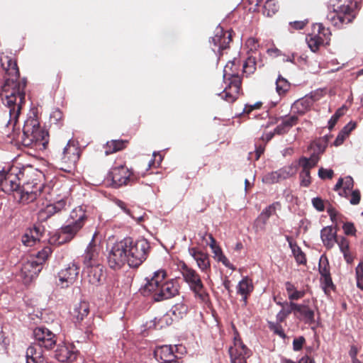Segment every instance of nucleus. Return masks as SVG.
<instances>
[{"label":"nucleus","instance_id":"obj_39","mask_svg":"<svg viewBox=\"0 0 363 363\" xmlns=\"http://www.w3.org/2000/svg\"><path fill=\"white\" fill-rule=\"evenodd\" d=\"M279 6L275 0H267L263 6L262 13L264 16L271 17L279 10Z\"/></svg>","mask_w":363,"mask_h":363},{"label":"nucleus","instance_id":"obj_18","mask_svg":"<svg viewBox=\"0 0 363 363\" xmlns=\"http://www.w3.org/2000/svg\"><path fill=\"white\" fill-rule=\"evenodd\" d=\"M88 281L94 286L101 284L104 279V267L102 264L83 268Z\"/></svg>","mask_w":363,"mask_h":363},{"label":"nucleus","instance_id":"obj_10","mask_svg":"<svg viewBox=\"0 0 363 363\" xmlns=\"http://www.w3.org/2000/svg\"><path fill=\"white\" fill-rule=\"evenodd\" d=\"M79 273V266L74 262L69 263L58 273L57 284L62 289L69 287L77 281Z\"/></svg>","mask_w":363,"mask_h":363},{"label":"nucleus","instance_id":"obj_59","mask_svg":"<svg viewBox=\"0 0 363 363\" xmlns=\"http://www.w3.org/2000/svg\"><path fill=\"white\" fill-rule=\"evenodd\" d=\"M305 342V339L303 337H299L296 338L293 341V349L294 351H299Z\"/></svg>","mask_w":363,"mask_h":363},{"label":"nucleus","instance_id":"obj_23","mask_svg":"<svg viewBox=\"0 0 363 363\" xmlns=\"http://www.w3.org/2000/svg\"><path fill=\"white\" fill-rule=\"evenodd\" d=\"M77 350L72 345H60L55 352L56 358L60 362H72L77 358Z\"/></svg>","mask_w":363,"mask_h":363},{"label":"nucleus","instance_id":"obj_25","mask_svg":"<svg viewBox=\"0 0 363 363\" xmlns=\"http://www.w3.org/2000/svg\"><path fill=\"white\" fill-rule=\"evenodd\" d=\"M354 186V181L351 177H346L345 179H340L334 187L335 191H339V195L344 197H349V194Z\"/></svg>","mask_w":363,"mask_h":363},{"label":"nucleus","instance_id":"obj_24","mask_svg":"<svg viewBox=\"0 0 363 363\" xmlns=\"http://www.w3.org/2000/svg\"><path fill=\"white\" fill-rule=\"evenodd\" d=\"M314 102L311 96H306L303 98L296 100L291 106V111L296 115H304L311 110Z\"/></svg>","mask_w":363,"mask_h":363},{"label":"nucleus","instance_id":"obj_51","mask_svg":"<svg viewBox=\"0 0 363 363\" xmlns=\"http://www.w3.org/2000/svg\"><path fill=\"white\" fill-rule=\"evenodd\" d=\"M344 114V107L340 108L337 110V111L335 113V114L331 117L328 122L329 128H333V126L337 123V120L340 116H342Z\"/></svg>","mask_w":363,"mask_h":363},{"label":"nucleus","instance_id":"obj_9","mask_svg":"<svg viewBox=\"0 0 363 363\" xmlns=\"http://www.w3.org/2000/svg\"><path fill=\"white\" fill-rule=\"evenodd\" d=\"M229 353L231 363H247L246 359L250 355V351L243 344L236 331L233 338V345L229 348Z\"/></svg>","mask_w":363,"mask_h":363},{"label":"nucleus","instance_id":"obj_57","mask_svg":"<svg viewBox=\"0 0 363 363\" xmlns=\"http://www.w3.org/2000/svg\"><path fill=\"white\" fill-rule=\"evenodd\" d=\"M320 281L323 284L324 290L330 289L333 286L330 274L322 276L320 277Z\"/></svg>","mask_w":363,"mask_h":363},{"label":"nucleus","instance_id":"obj_3","mask_svg":"<svg viewBox=\"0 0 363 363\" xmlns=\"http://www.w3.org/2000/svg\"><path fill=\"white\" fill-rule=\"evenodd\" d=\"M21 142L24 146L38 150H44L46 147L48 143V133L40 127L34 114L29 116L24 123Z\"/></svg>","mask_w":363,"mask_h":363},{"label":"nucleus","instance_id":"obj_6","mask_svg":"<svg viewBox=\"0 0 363 363\" xmlns=\"http://www.w3.org/2000/svg\"><path fill=\"white\" fill-rule=\"evenodd\" d=\"M180 270L184 281L194 292L195 297L206 302L208 299V294L205 291L200 275L185 263L182 264Z\"/></svg>","mask_w":363,"mask_h":363},{"label":"nucleus","instance_id":"obj_61","mask_svg":"<svg viewBox=\"0 0 363 363\" xmlns=\"http://www.w3.org/2000/svg\"><path fill=\"white\" fill-rule=\"evenodd\" d=\"M289 129L286 127V125L281 121L280 124H279L275 128H274V133H277V135H283L289 132Z\"/></svg>","mask_w":363,"mask_h":363},{"label":"nucleus","instance_id":"obj_12","mask_svg":"<svg viewBox=\"0 0 363 363\" xmlns=\"http://www.w3.org/2000/svg\"><path fill=\"white\" fill-rule=\"evenodd\" d=\"M18 180L19 177L14 172L13 168L9 172H0V189L6 193L13 192L15 194L19 187Z\"/></svg>","mask_w":363,"mask_h":363},{"label":"nucleus","instance_id":"obj_16","mask_svg":"<svg viewBox=\"0 0 363 363\" xmlns=\"http://www.w3.org/2000/svg\"><path fill=\"white\" fill-rule=\"evenodd\" d=\"M102 264L100 248L94 242V238L89 244L83 256L84 267Z\"/></svg>","mask_w":363,"mask_h":363},{"label":"nucleus","instance_id":"obj_35","mask_svg":"<svg viewBox=\"0 0 363 363\" xmlns=\"http://www.w3.org/2000/svg\"><path fill=\"white\" fill-rule=\"evenodd\" d=\"M313 34L315 37L321 38L324 45L328 44L331 33L328 28L324 27L322 24H315L314 26Z\"/></svg>","mask_w":363,"mask_h":363},{"label":"nucleus","instance_id":"obj_62","mask_svg":"<svg viewBox=\"0 0 363 363\" xmlns=\"http://www.w3.org/2000/svg\"><path fill=\"white\" fill-rule=\"evenodd\" d=\"M52 205H53L56 212L58 213L65 208L66 205H67V201L65 199H61V200L52 203Z\"/></svg>","mask_w":363,"mask_h":363},{"label":"nucleus","instance_id":"obj_60","mask_svg":"<svg viewBox=\"0 0 363 363\" xmlns=\"http://www.w3.org/2000/svg\"><path fill=\"white\" fill-rule=\"evenodd\" d=\"M342 228L346 235H354L356 231L352 223H345L343 225Z\"/></svg>","mask_w":363,"mask_h":363},{"label":"nucleus","instance_id":"obj_55","mask_svg":"<svg viewBox=\"0 0 363 363\" xmlns=\"http://www.w3.org/2000/svg\"><path fill=\"white\" fill-rule=\"evenodd\" d=\"M264 182L267 183H276L281 181L277 171L272 172L264 177Z\"/></svg>","mask_w":363,"mask_h":363},{"label":"nucleus","instance_id":"obj_46","mask_svg":"<svg viewBox=\"0 0 363 363\" xmlns=\"http://www.w3.org/2000/svg\"><path fill=\"white\" fill-rule=\"evenodd\" d=\"M341 250L343 253L345 258L347 262H349L350 257L348 255V250H349V242L348 241L343 237L340 238H337L336 242Z\"/></svg>","mask_w":363,"mask_h":363},{"label":"nucleus","instance_id":"obj_33","mask_svg":"<svg viewBox=\"0 0 363 363\" xmlns=\"http://www.w3.org/2000/svg\"><path fill=\"white\" fill-rule=\"evenodd\" d=\"M86 219V215L84 209L82 206L74 208L69 214V221L84 225Z\"/></svg>","mask_w":363,"mask_h":363},{"label":"nucleus","instance_id":"obj_4","mask_svg":"<svg viewBox=\"0 0 363 363\" xmlns=\"http://www.w3.org/2000/svg\"><path fill=\"white\" fill-rule=\"evenodd\" d=\"M223 79L228 82V85L225 88L222 98L228 102H233L238 96L241 84L238 61L234 60L226 64L223 69Z\"/></svg>","mask_w":363,"mask_h":363},{"label":"nucleus","instance_id":"obj_50","mask_svg":"<svg viewBox=\"0 0 363 363\" xmlns=\"http://www.w3.org/2000/svg\"><path fill=\"white\" fill-rule=\"evenodd\" d=\"M301 185L303 186H308L311 184L310 172L306 170H301L300 172Z\"/></svg>","mask_w":363,"mask_h":363},{"label":"nucleus","instance_id":"obj_28","mask_svg":"<svg viewBox=\"0 0 363 363\" xmlns=\"http://www.w3.org/2000/svg\"><path fill=\"white\" fill-rule=\"evenodd\" d=\"M89 313V304L86 301H81L75 304L72 315L77 322L82 321Z\"/></svg>","mask_w":363,"mask_h":363},{"label":"nucleus","instance_id":"obj_64","mask_svg":"<svg viewBox=\"0 0 363 363\" xmlns=\"http://www.w3.org/2000/svg\"><path fill=\"white\" fill-rule=\"evenodd\" d=\"M356 278L359 280H363V264L359 263L356 267Z\"/></svg>","mask_w":363,"mask_h":363},{"label":"nucleus","instance_id":"obj_21","mask_svg":"<svg viewBox=\"0 0 363 363\" xmlns=\"http://www.w3.org/2000/svg\"><path fill=\"white\" fill-rule=\"evenodd\" d=\"M83 225L71 223L61 228L58 233V244H63L70 241L82 229Z\"/></svg>","mask_w":363,"mask_h":363},{"label":"nucleus","instance_id":"obj_44","mask_svg":"<svg viewBox=\"0 0 363 363\" xmlns=\"http://www.w3.org/2000/svg\"><path fill=\"white\" fill-rule=\"evenodd\" d=\"M172 313L177 318H182L188 311L187 305L183 301L177 303L172 308Z\"/></svg>","mask_w":363,"mask_h":363},{"label":"nucleus","instance_id":"obj_19","mask_svg":"<svg viewBox=\"0 0 363 363\" xmlns=\"http://www.w3.org/2000/svg\"><path fill=\"white\" fill-rule=\"evenodd\" d=\"M130 177L129 169L123 165L113 167L109 173V177L113 183L118 186L128 184Z\"/></svg>","mask_w":363,"mask_h":363},{"label":"nucleus","instance_id":"obj_37","mask_svg":"<svg viewBox=\"0 0 363 363\" xmlns=\"http://www.w3.org/2000/svg\"><path fill=\"white\" fill-rule=\"evenodd\" d=\"M280 208V203L279 202L273 203L272 204L266 207L260 213L258 220H262L264 224L266 223L269 218L274 214L277 209Z\"/></svg>","mask_w":363,"mask_h":363},{"label":"nucleus","instance_id":"obj_63","mask_svg":"<svg viewBox=\"0 0 363 363\" xmlns=\"http://www.w3.org/2000/svg\"><path fill=\"white\" fill-rule=\"evenodd\" d=\"M261 105L262 103L260 102L255 103L253 105H246L244 108L243 112L244 113L249 114L252 110L259 108Z\"/></svg>","mask_w":363,"mask_h":363},{"label":"nucleus","instance_id":"obj_42","mask_svg":"<svg viewBox=\"0 0 363 363\" xmlns=\"http://www.w3.org/2000/svg\"><path fill=\"white\" fill-rule=\"evenodd\" d=\"M125 147V141L111 140L106 143L105 154L110 155Z\"/></svg>","mask_w":363,"mask_h":363},{"label":"nucleus","instance_id":"obj_49","mask_svg":"<svg viewBox=\"0 0 363 363\" xmlns=\"http://www.w3.org/2000/svg\"><path fill=\"white\" fill-rule=\"evenodd\" d=\"M277 172L281 180L286 179L294 174L293 169L290 167L280 169L277 170Z\"/></svg>","mask_w":363,"mask_h":363},{"label":"nucleus","instance_id":"obj_20","mask_svg":"<svg viewBox=\"0 0 363 363\" xmlns=\"http://www.w3.org/2000/svg\"><path fill=\"white\" fill-rule=\"evenodd\" d=\"M182 346L163 345L155 351V357L161 362H174L177 357L175 354Z\"/></svg>","mask_w":363,"mask_h":363},{"label":"nucleus","instance_id":"obj_11","mask_svg":"<svg viewBox=\"0 0 363 363\" xmlns=\"http://www.w3.org/2000/svg\"><path fill=\"white\" fill-rule=\"evenodd\" d=\"M79 157V150L78 146L74 141L69 140L62 153L61 160L64 166L62 167L61 169L69 172V170L67 169V167L71 168L74 167L78 161Z\"/></svg>","mask_w":363,"mask_h":363},{"label":"nucleus","instance_id":"obj_7","mask_svg":"<svg viewBox=\"0 0 363 363\" xmlns=\"http://www.w3.org/2000/svg\"><path fill=\"white\" fill-rule=\"evenodd\" d=\"M43 188V182L34 178L32 181L25 182L22 186H19L13 196L18 203L27 204L36 199L37 196L42 191Z\"/></svg>","mask_w":363,"mask_h":363},{"label":"nucleus","instance_id":"obj_31","mask_svg":"<svg viewBox=\"0 0 363 363\" xmlns=\"http://www.w3.org/2000/svg\"><path fill=\"white\" fill-rule=\"evenodd\" d=\"M212 40L219 50H224L231 41V35L228 33H223L222 29H219L215 36L213 37Z\"/></svg>","mask_w":363,"mask_h":363},{"label":"nucleus","instance_id":"obj_26","mask_svg":"<svg viewBox=\"0 0 363 363\" xmlns=\"http://www.w3.org/2000/svg\"><path fill=\"white\" fill-rule=\"evenodd\" d=\"M41 238V231L39 227L28 229L22 236V242L25 246H33Z\"/></svg>","mask_w":363,"mask_h":363},{"label":"nucleus","instance_id":"obj_54","mask_svg":"<svg viewBox=\"0 0 363 363\" xmlns=\"http://www.w3.org/2000/svg\"><path fill=\"white\" fill-rule=\"evenodd\" d=\"M351 196V198L350 199V203L352 205H357L359 203L361 195L359 190L356 189L352 191L349 194V196Z\"/></svg>","mask_w":363,"mask_h":363},{"label":"nucleus","instance_id":"obj_41","mask_svg":"<svg viewBox=\"0 0 363 363\" xmlns=\"http://www.w3.org/2000/svg\"><path fill=\"white\" fill-rule=\"evenodd\" d=\"M308 48L313 52H316L320 46L323 45V39L320 37H315L313 33L309 34L306 38Z\"/></svg>","mask_w":363,"mask_h":363},{"label":"nucleus","instance_id":"obj_32","mask_svg":"<svg viewBox=\"0 0 363 363\" xmlns=\"http://www.w3.org/2000/svg\"><path fill=\"white\" fill-rule=\"evenodd\" d=\"M286 239L297 263L299 264H305L306 262V256L301 248L294 242L291 237L286 236Z\"/></svg>","mask_w":363,"mask_h":363},{"label":"nucleus","instance_id":"obj_58","mask_svg":"<svg viewBox=\"0 0 363 363\" xmlns=\"http://www.w3.org/2000/svg\"><path fill=\"white\" fill-rule=\"evenodd\" d=\"M51 250L49 247H46L43 249L41 252H39L38 253L37 259L39 263H41L44 262L50 254Z\"/></svg>","mask_w":363,"mask_h":363},{"label":"nucleus","instance_id":"obj_17","mask_svg":"<svg viewBox=\"0 0 363 363\" xmlns=\"http://www.w3.org/2000/svg\"><path fill=\"white\" fill-rule=\"evenodd\" d=\"M179 293V285L173 279L164 281L154 298L156 301L171 298Z\"/></svg>","mask_w":363,"mask_h":363},{"label":"nucleus","instance_id":"obj_27","mask_svg":"<svg viewBox=\"0 0 363 363\" xmlns=\"http://www.w3.org/2000/svg\"><path fill=\"white\" fill-rule=\"evenodd\" d=\"M42 347L30 346L26 350V363H43Z\"/></svg>","mask_w":363,"mask_h":363},{"label":"nucleus","instance_id":"obj_30","mask_svg":"<svg viewBox=\"0 0 363 363\" xmlns=\"http://www.w3.org/2000/svg\"><path fill=\"white\" fill-rule=\"evenodd\" d=\"M321 239L325 246L332 247L336 242V230L331 226H327L321 230Z\"/></svg>","mask_w":363,"mask_h":363},{"label":"nucleus","instance_id":"obj_48","mask_svg":"<svg viewBox=\"0 0 363 363\" xmlns=\"http://www.w3.org/2000/svg\"><path fill=\"white\" fill-rule=\"evenodd\" d=\"M319 272H320L321 277L330 274L329 267H328V260L325 258L323 259L321 257L320 259Z\"/></svg>","mask_w":363,"mask_h":363},{"label":"nucleus","instance_id":"obj_22","mask_svg":"<svg viewBox=\"0 0 363 363\" xmlns=\"http://www.w3.org/2000/svg\"><path fill=\"white\" fill-rule=\"evenodd\" d=\"M189 253L196 261L198 268L201 272H206L210 269V259L207 253L196 247L189 248Z\"/></svg>","mask_w":363,"mask_h":363},{"label":"nucleus","instance_id":"obj_14","mask_svg":"<svg viewBox=\"0 0 363 363\" xmlns=\"http://www.w3.org/2000/svg\"><path fill=\"white\" fill-rule=\"evenodd\" d=\"M294 315L298 320L305 323L311 324L314 323L315 311L309 306V301L305 300L303 303L294 302Z\"/></svg>","mask_w":363,"mask_h":363},{"label":"nucleus","instance_id":"obj_5","mask_svg":"<svg viewBox=\"0 0 363 363\" xmlns=\"http://www.w3.org/2000/svg\"><path fill=\"white\" fill-rule=\"evenodd\" d=\"M355 16L351 0H338L333 5V11L328 13L327 19L337 28H342L352 21Z\"/></svg>","mask_w":363,"mask_h":363},{"label":"nucleus","instance_id":"obj_1","mask_svg":"<svg viewBox=\"0 0 363 363\" xmlns=\"http://www.w3.org/2000/svg\"><path fill=\"white\" fill-rule=\"evenodd\" d=\"M1 67L5 71L8 78L6 79L2 86V100L6 106L5 113L6 116L4 122L9 129L12 130L11 137H16L14 128L18 122V116L25 101L24 89L26 84L18 81L19 71L16 60L6 55H1L0 57Z\"/></svg>","mask_w":363,"mask_h":363},{"label":"nucleus","instance_id":"obj_38","mask_svg":"<svg viewBox=\"0 0 363 363\" xmlns=\"http://www.w3.org/2000/svg\"><path fill=\"white\" fill-rule=\"evenodd\" d=\"M286 291L288 294L289 299L291 301L298 300L303 298L305 295V291H298L293 284L287 281L285 284Z\"/></svg>","mask_w":363,"mask_h":363},{"label":"nucleus","instance_id":"obj_47","mask_svg":"<svg viewBox=\"0 0 363 363\" xmlns=\"http://www.w3.org/2000/svg\"><path fill=\"white\" fill-rule=\"evenodd\" d=\"M255 69V62L252 58H248L247 61L243 64L242 70L244 73L250 74L254 72Z\"/></svg>","mask_w":363,"mask_h":363},{"label":"nucleus","instance_id":"obj_53","mask_svg":"<svg viewBox=\"0 0 363 363\" xmlns=\"http://www.w3.org/2000/svg\"><path fill=\"white\" fill-rule=\"evenodd\" d=\"M283 123L286 125L289 130L291 129V127L295 125L298 121V117L296 115H291L289 117H286L282 120Z\"/></svg>","mask_w":363,"mask_h":363},{"label":"nucleus","instance_id":"obj_52","mask_svg":"<svg viewBox=\"0 0 363 363\" xmlns=\"http://www.w3.org/2000/svg\"><path fill=\"white\" fill-rule=\"evenodd\" d=\"M313 206L318 211H323L325 210V204L323 200L320 197L313 198L311 201Z\"/></svg>","mask_w":363,"mask_h":363},{"label":"nucleus","instance_id":"obj_34","mask_svg":"<svg viewBox=\"0 0 363 363\" xmlns=\"http://www.w3.org/2000/svg\"><path fill=\"white\" fill-rule=\"evenodd\" d=\"M318 154L313 153L309 158L301 157L298 161V164L301 167L302 170L310 172V169L316 166L319 161Z\"/></svg>","mask_w":363,"mask_h":363},{"label":"nucleus","instance_id":"obj_2","mask_svg":"<svg viewBox=\"0 0 363 363\" xmlns=\"http://www.w3.org/2000/svg\"><path fill=\"white\" fill-rule=\"evenodd\" d=\"M149 248L145 239L133 241L130 238H124L112 247L108 263L113 269H121L125 264L130 267H138L146 259Z\"/></svg>","mask_w":363,"mask_h":363},{"label":"nucleus","instance_id":"obj_45","mask_svg":"<svg viewBox=\"0 0 363 363\" xmlns=\"http://www.w3.org/2000/svg\"><path fill=\"white\" fill-rule=\"evenodd\" d=\"M56 213L57 212L52 203H50L48 204L45 208L40 209L38 213V216L40 219L46 220Z\"/></svg>","mask_w":363,"mask_h":363},{"label":"nucleus","instance_id":"obj_40","mask_svg":"<svg viewBox=\"0 0 363 363\" xmlns=\"http://www.w3.org/2000/svg\"><path fill=\"white\" fill-rule=\"evenodd\" d=\"M293 304L294 301H290L289 303L286 302L281 304L282 309L277 315V320L278 322H283L289 314L291 313H294Z\"/></svg>","mask_w":363,"mask_h":363},{"label":"nucleus","instance_id":"obj_29","mask_svg":"<svg viewBox=\"0 0 363 363\" xmlns=\"http://www.w3.org/2000/svg\"><path fill=\"white\" fill-rule=\"evenodd\" d=\"M253 289L252 281L249 277H245L239 281L237 286V291L238 293L242 296L245 303H247V296L253 291Z\"/></svg>","mask_w":363,"mask_h":363},{"label":"nucleus","instance_id":"obj_13","mask_svg":"<svg viewBox=\"0 0 363 363\" xmlns=\"http://www.w3.org/2000/svg\"><path fill=\"white\" fill-rule=\"evenodd\" d=\"M41 269V263L35 258H32L22 264L20 276L25 284H28L37 277Z\"/></svg>","mask_w":363,"mask_h":363},{"label":"nucleus","instance_id":"obj_43","mask_svg":"<svg viewBox=\"0 0 363 363\" xmlns=\"http://www.w3.org/2000/svg\"><path fill=\"white\" fill-rule=\"evenodd\" d=\"M290 88L289 82L284 77L279 76L276 81L277 92L279 94H284Z\"/></svg>","mask_w":363,"mask_h":363},{"label":"nucleus","instance_id":"obj_15","mask_svg":"<svg viewBox=\"0 0 363 363\" xmlns=\"http://www.w3.org/2000/svg\"><path fill=\"white\" fill-rule=\"evenodd\" d=\"M33 335L40 347L50 349L56 344L55 334L44 327L36 328L33 331Z\"/></svg>","mask_w":363,"mask_h":363},{"label":"nucleus","instance_id":"obj_36","mask_svg":"<svg viewBox=\"0 0 363 363\" xmlns=\"http://www.w3.org/2000/svg\"><path fill=\"white\" fill-rule=\"evenodd\" d=\"M211 250L216 259L222 262L223 265L233 271L236 269L235 267L232 264L228 258L223 255L221 248L218 245L211 248Z\"/></svg>","mask_w":363,"mask_h":363},{"label":"nucleus","instance_id":"obj_56","mask_svg":"<svg viewBox=\"0 0 363 363\" xmlns=\"http://www.w3.org/2000/svg\"><path fill=\"white\" fill-rule=\"evenodd\" d=\"M318 176L323 179H331L333 176V171L330 169L320 168L318 170Z\"/></svg>","mask_w":363,"mask_h":363},{"label":"nucleus","instance_id":"obj_8","mask_svg":"<svg viewBox=\"0 0 363 363\" xmlns=\"http://www.w3.org/2000/svg\"><path fill=\"white\" fill-rule=\"evenodd\" d=\"M167 272L164 269L155 271L150 277L145 279L146 282L140 289V292L145 296H151L153 299L162 284L165 281Z\"/></svg>","mask_w":363,"mask_h":363}]
</instances>
